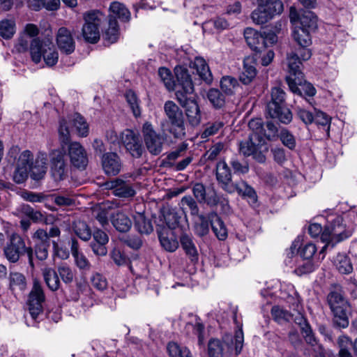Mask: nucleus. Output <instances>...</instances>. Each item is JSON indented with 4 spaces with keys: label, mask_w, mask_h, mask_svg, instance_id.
<instances>
[{
    "label": "nucleus",
    "mask_w": 357,
    "mask_h": 357,
    "mask_svg": "<svg viewBox=\"0 0 357 357\" xmlns=\"http://www.w3.org/2000/svg\"><path fill=\"white\" fill-rule=\"evenodd\" d=\"M66 124V120L60 121L59 133L63 152L66 151L65 146L66 145L72 165L77 169H84L88 164L86 152L79 143L70 142V132Z\"/></svg>",
    "instance_id": "1"
},
{
    "label": "nucleus",
    "mask_w": 357,
    "mask_h": 357,
    "mask_svg": "<svg viewBox=\"0 0 357 357\" xmlns=\"http://www.w3.org/2000/svg\"><path fill=\"white\" fill-rule=\"evenodd\" d=\"M327 301L333 314V324L340 328H347L349 324L348 313L350 305L340 287H336L328 294Z\"/></svg>",
    "instance_id": "2"
},
{
    "label": "nucleus",
    "mask_w": 357,
    "mask_h": 357,
    "mask_svg": "<svg viewBox=\"0 0 357 357\" xmlns=\"http://www.w3.org/2000/svg\"><path fill=\"white\" fill-rule=\"evenodd\" d=\"M266 111L271 118L277 119L282 123L288 124L292 120V114L285 106V93L279 86L272 88Z\"/></svg>",
    "instance_id": "3"
},
{
    "label": "nucleus",
    "mask_w": 357,
    "mask_h": 357,
    "mask_svg": "<svg viewBox=\"0 0 357 357\" xmlns=\"http://www.w3.org/2000/svg\"><path fill=\"white\" fill-rule=\"evenodd\" d=\"M30 53L32 60L36 63H38L43 57L46 64L50 66L55 65L59 59L58 52L49 38L43 40L38 38L33 39L30 45Z\"/></svg>",
    "instance_id": "4"
},
{
    "label": "nucleus",
    "mask_w": 357,
    "mask_h": 357,
    "mask_svg": "<svg viewBox=\"0 0 357 357\" xmlns=\"http://www.w3.org/2000/svg\"><path fill=\"white\" fill-rule=\"evenodd\" d=\"M24 254L27 255L29 265L33 268V248L26 247L24 239L19 234H11L3 248V255L6 259L10 263H16Z\"/></svg>",
    "instance_id": "5"
},
{
    "label": "nucleus",
    "mask_w": 357,
    "mask_h": 357,
    "mask_svg": "<svg viewBox=\"0 0 357 357\" xmlns=\"http://www.w3.org/2000/svg\"><path fill=\"white\" fill-rule=\"evenodd\" d=\"M244 36L248 46L255 52H261L268 45L275 44L278 36L275 31L263 27L258 31L252 28H247Z\"/></svg>",
    "instance_id": "6"
},
{
    "label": "nucleus",
    "mask_w": 357,
    "mask_h": 357,
    "mask_svg": "<svg viewBox=\"0 0 357 357\" xmlns=\"http://www.w3.org/2000/svg\"><path fill=\"white\" fill-rule=\"evenodd\" d=\"M351 234V231L347 230L343 223V218L341 216L335 217L328 222L321 234V240L326 242V244L323 247L321 252H324L330 245L333 248L337 243L348 238Z\"/></svg>",
    "instance_id": "7"
},
{
    "label": "nucleus",
    "mask_w": 357,
    "mask_h": 357,
    "mask_svg": "<svg viewBox=\"0 0 357 357\" xmlns=\"http://www.w3.org/2000/svg\"><path fill=\"white\" fill-rule=\"evenodd\" d=\"M258 7L252 13L253 22H268L283 11L280 0H257Z\"/></svg>",
    "instance_id": "8"
},
{
    "label": "nucleus",
    "mask_w": 357,
    "mask_h": 357,
    "mask_svg": "<svg viewBox=\"0 0 357 357\" xmlns=\"http://www.w3.org/2000/svg\"><path fill=\"white\" fill-rule=\"evenodd\" d=\"M164 112L172 128L170 132L175 138L181 139L185 135V127L182 110L172 100H167L164 105Z\"/></svg>",
    "instance_id": "9"
},
{
    "label": "nucleus",
    "mask_w": 357,
    "mask_h": 357,
    "mask_svg": "<svg viewBox=\"0 0 357 357\" xmlns=\"http://www.w3.org/2000/svg\"><path fill=\"white\" fill-rule=\"evenodd\" d=\"M263 148H264V150H267L265 139L259 137L255 132H252L248 139L241 142L239 144V151L243 155H252L255 160L260 163H263L266 160L265 155L263 153Z\"/></svg>",
    "instance_id": "10"
},
{
    "label": "nucleus",
    "mask_w": 357,
    "mask_h": 357,
    "mask_svg": "<svg viewBox=\"0 0 357 357\" xmlns=\"http://www.w3.org/2000/svg\"><path fill=\"white\" fill-rule=\"evenodd\" d=\"M142 136L146 149L152 155H160L162 150L165 137L157 132L151 123L146 122L142 127Z\"/></svg>",
    "instance_id": "11"
},
{
    "label": "nucleus",
    "mask_w": 357,
    "mask_h": 357,
    "mask_svg": "<svg viewBox=\"0 0 357 357\" xmlns=\"http://www.w3.org/2000/svg\"><path fill=\"white\" fill-rule=\"evenodd\" d=\"M45 301V296L41 284L38 281H34L27 300L28 310L33 319L36 320L43 312Z\"/></svg>",
    "instance_id": "12"
},
{
    "label": "nucleus",
    "mask_w": 357,
    "mask_h": 357,
    "mask_svg": "<svg viewBox=\"0 0 357 357\" xmlns=\"http://www.w3.org/2000/svg\"><path fill=\"white\" fill-rule=\"evenodd\" d=\"M249 128L259 137L268 141H274L278 138V128L272 121H267L264 124L261 118L252 119L249 121Z\"/></svg>",
    "instance_id": "13"
},
{
    "label": "nucleus",
    "mask_w": 357,
    "mask_h": 357,
    "mask_svg": "<svg viewBox=\"0 0 357 357\" xmlns=\"http://www.w3.org/2000/svg\"><path fill=\"white\" fill-rule=\"evenodd\" d=\"M66 151L53 150L50 153V174L55 181L64 180L68 176V166L65 160Z\"/></svg>",
    "instance_id": "14"
},
{
    "label": "nucleus",
    "mask_w": 357,
    "mask_h": 357,
    "mask_svg": "<svg viewBox=\"0 0 357 357\" xmlns=\"http://www.w3.org/2000/svg\"><path fill=\"white\" fill-rule=\"evenodd\" d=\"M177 101L185 109V115L192 126H198L202 120L199 107L195 99L185 97L181 92H176Z\"/></svg>",
    "instance_id": "15"
},
{
    "label": "nucleus",
    "mask_w": 357,
    "mask_h": 357,
    "mask_svg": "<svg viewBox=\"0 0 357 357\" xmlns=\"http://www.w3.org/2000/svg\"><path fill=\"white\" fill-rule=\"evenodd\" d=\"M121 141L127 152L134 158H140L145 153L139 135L127 129L122 132Z\"/></svg>",
    "instance_id": "16"
},
{
    "label": "nucleus",
    "mask_w": 357,
    "mask_h": 357,
    "mask_svg": "<svg viewBox=\"0 0 357 357\" xmlns=\"http://www.w3.org/2000/svg\"><path fill=\"white\" fill-rule=\"evenodd\" d=\"M33 160V153L25 150L22 151L17 160L15 170L13 173V180L17 184L23 183L29 176L28 165Z\"/></svg>",
    "instance_id": "17"
},
{
    "label": "nucleus",
    "mask_w": 357,
    "mask_h": 357,
    "mask_svg": "<svg viewBox=\"0 0 357 357\" xmlns=\"http://www.w3.org/2000/svg\"><path fill=\"white\" fill-rule=\"evenodd\" d=\"M34 241L33 256L40 261L45 260L48 256V250L50 247V240L48 239L47 232L38 229L33 235Z\"/></svg>",
    "instance_id": "18"
},
{
    "label": "nucleus",
    "mask_w": 357,
    "mask_h": 357,
    "mask_svg": "<svg viewBox=\"0 0 357 357\" xmlns=\"http://www.w3.org/2000/svg\"><path fill=\"white\" fill-rule=\"evenodd\" d=\"M47 154L45 152H38L36 158L28 165L31 178L36 181L43 179L45 176L47 169Z\"/></svg>",
    "instance_id": "19"
},
{
    "label": "nucleus",
    "mask_w": 357,
    "mask_h": 357,
    "mask_svg": "<svg viewBox=\"0 0 357 357\" xmlns=\"http://www.w3.org/2000/svg\"><path fill=\"white\" fill-rule=\"evenodd\" d=\"M292 36L301 47H309L312 44L310 31L317 28L316 24H294Z\"/></svg>",
    "instance_id": "20"
},
{
    "label": "nucleus",
    "mask_w": 357,
    "mask_h": 357,
    "mask_svg": "<svg viewBox=\"0 0 357 357\" xmlns=\"http://www.w3.org/2000/svg\"><path fill=\"white\" fill-rule=\"evenodd\" d=\"M298 81L297 77H287L286 80L290 90L301 97H312L316 93V89L312 84L303 80V74Z\"/></svg>",
    "instance_id": "21"
},
{
    "label": "nucleus",
    "mask_w": 357,
    "mask_h": 357,
    "mask_svg": "<svg viewBox=\"0 0 357 357\" xmlns=\"http://www.w3.org/2000/svg\"><path fill=\"white\" fill-rule=\"evenodd\" d=\"M107 188L112 190L113 194L119 197L131 198L135 194V190L131 183L121 178H115L105 183Z\"/></svg>",
    "instance_id": "22"
},
{
    "label": "nucleus",
    "mask_w": 357,
    "mask_h": 357,
    "mask_svg": "<svg viewBox=\"0 0 357 357\" xmlns=\"http://www.w3.org/2000/svg\"><path fill=\"white\" fill-rule=\"evenodd\" d=\"M101 163L104 172L108 176L117 175L122 168L120 157L117 153L113 152L102 154Z\"/></svg>",
    "instance_id": "23"
},
{
    "label": "nucleus",
    "mask_w": 357,
    "mask_h": 357,
    "mask_svg": "<svg viewBox=\"0 0 357 357\" xmlns=\"http://www.w3.org/2000/svg\"><path fill=\"white\" fill-rule=\"evenodd\" d=\"M175 74L178 82V89L176 92H181L185 97L191 95L194 92V85L192 78L185 68L179 67L176 68Z\"/></svg>",
    "instance_id": "24"
},
{
    "label": "nucleus",
    "mask_w": 357,
    "mask_h": 357,
    "mask_svg": "<svg viewBox=\"0 0 357 357\" xmlns=\"http://www.w3.org/2000/svg\"><path fill=\"white\" fill-rule=\"evenodd\" d=\"M175 74L178 82V89L176 92H181L185 97L191 95L194 92V85L192 78L185 68L179 67L176 68Z\"/></svg>",
    "instance_id": "25"
},
{
    "label": "nucleus",
    "mask_w": 357,
    "mask_h": 357,
    "mask_svg": "<svg viewBox=\"0 0 357 357\" xmlns=\"http://www.w3.org/2000/svg\"><path fill=\"white\" fill-rule=\"evenodd\" d=\"M56 44L59 49L66 54L73 53L75 48V43L69 30L61 27L56 34Z\"/></svg>",
    "instance_id": "26"
},
{
    "label": "nucleus",
    "mask_w": 357,
    "mask_h": 357,
    "mask_svg": "<svg viewBox=\"0 0 357 357\" xmlns=\"http://www.w3.org/2000/svg\"><path fill=\"white\" fill-rule=\"evenodd\" d=\"M257 55L246 56L243 60V70L239 79L244 84H249L257 75Z\"/></svg>",
    "instance_id": "27"
},
{
    "label": "nucleus",
    "mask_w": 357,
    "mask_h": 357,
    "mask_svg": "<svg viewBox=\"0 0 357 357\" xmlns=\"http://www.w3.org/2000/svg\"><path fill=\"white\" fill-rule=\"evenodd\" d=\"M112 205L109 202H101L91 206V215L102 227L109 225V213Z\"/></svg>",
    "instance_id": "28"
},
{
    "label": "nucleus",
    "mask_w": 357,
    "mask_h": 357,
    "mask_svg": "<svg viewBox=\"0 0 357 357\" xmlns=\"http://www.w3.org/2000/svg\"><path fill=\"white\" fill-rule=\"evenodd\" d=\"M179 240L181 248L190 261L193 264L197 263L199 260V252L193 237L188 234H182Z\"/></svg>",
    "instance_id": "29"
},
{
    "label": "nucleus",
    "mask_w": 357,
    "mask_h": 357,
    "mask_svg": "<svg viewBox=\"0 0 357 357\" xmlns=\"http://www.w3.org/2000/svg\"><path fill=\"white\" fill-rule=\"evenodd\" d=\"M156 231L161 246L168 252L176 251L178 247V242L175 237L169 236L171 231L160 226L157 227Z\"/></svg>",
    "instance_id": "30"
},
{
    "label": "nucleus",
    "mask_w": 357,
    "mask_h": 357,
    "mask_svg": "<svg viewBox=\"0 0 357 357\" xmlns=\"http://www.w3.org/2000/svg\"><path fill=\"white\" fill-rule=\"evenodd\" d=\"M94 243L91 245L96 255L105 256L107 252L106 245L109 241L108 235L101 229H96L93 233Z\"/></svg>",
    "instance_id": "31"
},
{
    "label": "nucleus",
    "mask_w": 357,
    "mask_h": 357,
    "mask_svg": "<svg viewBox=\"0 0 357 357\" xmlns=\"http://www.w3.org/2000/svg\"><path fill=\"white\" fill-rule=\"evenodd\" d=\"M210 225L215 236L220 241L227 238L228 233L225 222L215 212L208 213Z\"/></svg>",
    "instance_id": "32"
},
{
    "label": "nucleus",
    "mask_w": 357,
    "mask_h": 357,
    "mask_svg": "<svg viewBox=\"0 0 357 357\" xmlns=\"http://www.w3.org/2000/svg\"><path fill=\"white\" fill-rule=\"evenodd\" d=\"M110 220L114 227L119 232L128 231L132 225L130 218L123 211H117L110 216Z\"/></svg>",
    "instance_id": "33"
},
{
    "label": "nucleus",
    "mask_w": 357,
    "mask_h": 357,
    "mask_svg": "<svg viewBox=\"0 0 357 357\" xmlns=\"http://www.w3.org/2000/svg\"><path fill=\"white\" fill-rule=\"evenodd\" d=\"M110 17L116 22L118 20L121 22H128L130 20V12L123 3L114 1L109 6Z\"/></svg>",
    "instance_id": "34"
},
{
    "label": "nucleus",
    "mask_w": 357,
    "mask_h": 357,
    "mask_svg": "<svg viewBox=\"0 0 357 357\" xmlns=\"http://www.w3.org/2000/svg\"><path fill=\"white\" fill-rule=\"evenodd\" d=\"M289 18L291 22H314L317 16L310 10H301L298 11L294 6L289 9Z\"/></svg>",
    "instance_id": "35"
},
{
    "label": "nucleus",
    "mask_w": 357,
    "mask_h": 357,
    "mask_svg": "<svg viewBox=\"0 0 357 357\" xmlns=\"http://www.w3.org/2000/svg\"><path fill=\"white\" fill-rule=\"evenodd\" d=\"M237 192L242 197L247 199L250 205L255 206L257 204V192L246 181H241L238 182Z\"/></svg>",
    "instance_id": "36"
},
{
    "label": "nucleus",
    "mask_w": 357,
    "mask_h": 357,
    "mask_svg": "<svg viewBox=\"0 0 357 357\" xmlns=\"http://www.w3.org/2000/svg\"><path fill=\"white\" fill-rule=\"evenodd\" d=\"M289 75L288 77H297L301 79L303 73L300 70V66L302 64L301 59L295 52H291L287 54V56ZM300 79H298L299 81Z\"/></svg>",
    "instance_id": "37"
},
{
    "label": "nucleus",
    "mask_w": 357,
    "mask_h": 357,
    "mask_svg": "<svg viewBox=\"0 0 357 357\" xmlns=\"http://www.w3.org/2000/svg\"><path fill=\"white\" fill-rule=\"evenodd\" d=\"M43 275L48 288L55 291L60 287V280L56 271L52 268H45L43 270Z\"/></svg>",
    "instance_id": "38"
},
{
    "label": "nucleus",
    "mask_w": 357,
    "mask_h": 357,
    "mask_svg": "<svg viewBox=\"0 0 357 357\" xmlns=\"http://www.w3.org/2000/svg\"><path fill=\"white\" fill-rule=\"evenodd\" d=\"M339 357H353L351 351L354 349L353 342L351 338L346 335H340L337 340Z\"/></svg>",
    "instance_id": "39"
},
{
    "label": "nucleus",
    "mask_w": 357,
    "mask_h": 357,
    "mask_svg": "<svg viewBox=\"0 0 357 357\" xmlns=\"http://www.w3.org/2000/svg\"><path fill=\"white\" fill-rule=\"evenodd\" d=\"M333 263L337 271L342 274H349L353 271L351 261L345 254H338Z\"/></svg>",
    "instance_id": "40"
},
{
    "label": "nucleus",
    "mask_w": 357,
    "mask_h": 357,
    "mask_svg": "<svg viewBox=\"0 0 357 357\" xmlns=\"http://www.w3.org/2000/svg\"><path fill=\"white\" fill-rule=\"evenodd\" d=\"M135 227L142 234H149L153 231L151 221L147 219L143 213H138L135 217Z\"/></svg>",
    "instance_id": "41"
},
{
    "label": "nucleus",
    "mask_w": 357,
    "mask_h": 357,
    "mask_svg": "<svg viewBox=\"0 0 357 357\" xmlns=\"http://www.w3.org/2000/svg\"><path fill=\"white\" fill-rule=\"evenodd\" d=\"M70 250L73 257L75 258V264L80 270H84L88 268L89 261L87 258L82 252L79 251L77 241L75 239L72 240Z\"/></svg>",
    "instance_id": "42"
},
{
    "label": "nucleus",
    "mask_w": 357,
    "mask_h": 357,
    "mask_svg": "<svg viewBox=\"0 0 357 357\" xmlns=\"http://www.w3.org/2000/svg\"><path fill=\"white\" fill-rule=\"evenodd\" d=\"M194 65L201 79L210 84L213 80L212 74L205 60L202 58H196Z\"/></svg>",
    "instance_id": "43"
},
{
    "label": "nucleus",
    "mask_w": 357,
    "mask_h": 357,
    "mask_svg": "<svg viewBox=\"0 0 357 357\" xmlns=\"http://www.w3.org/2000/svg\"><path fill=\"white\" fill-rule=\"evenodd\" d=\"M225 344L219 339H211L208 343V357H224Z\"/></svg>",
    "instance_id": "44"
},
{
    "label": "nucleus",
    "mask_w": 357,
    "mask_h": 357,
    "mask_svg": "<svg viewBox=\"0 0 357 357\" xmlns=\"http://www.w3.org/2000/svg\"><path fill=\"white\" fill-rule=\"evenodd\" d=\"M17 211L20 214L26 216L34 222H40L43 220V215L41 212L39 211H35L29 204H24L20 205L17 208Z\"/></svg>",
    "instance_id": "45"
},
{
    "label": "nucleus",
    "mask_w": 357,
    "mask_h": 357,
    "mask_svg": "<svg viewBox=\"0 0 357 357\" xmlns=\"http://www.w3.org/2000/svg\"><path fill=\"white\" fill-rule=\"evenodd\" d=\"M224 125V122L219 120L207 123L200 134L201 139L206 140L209 137L217 134L223 128Z\"/></svg>",
    "instance_id": "46"
},
{
    "label": "nucleus",
    "mask_w": 357,
    "mask_h": 357,
    "mask_svg": "<svg viewBox=\"0 0 357 357\" xmlns=\"http://www.w3.org/2000/svg\"><path fill=\"white\" fill-rule=\"evenodd\" d=\"M167 349L169 357H192L187 347H181L174 342H169Z\"/></svg>",
    "instance_id": "47"
},
{
    "label": "nucleus",
    "mask_w": 357,
    "mask_h": 357,
    "mask_svg": "<svg viewBox=\"0 0 357 357\" xmlns=\"http://www.w3.org/2000/svg\"><path fill=\"white\" fill-rule=\"evenodd\" d=\"M186 145L182 144L176 150L169 153L166 158L162 160V166L174 169L175 167V161L181 156L182 153L186 149Z\"/></svg>",
    "instance_id": "48"
},
{
    "label": "nucleus",
    "mask_w": 357,
    "mask_h": 357,
    "mask_svg": "<svg viewBox=\"0 0 357 357\" xmlns=\"http://www.w3.org/2000/svg\"><path fill=\"white\" fill-rule=\"evenodd\" d=\"M207 98L216 109L222 108L225 104V95L217 89H211L207 93Z\"/></svg>",
    "instance_id": "49"
},
{
    "label": "nucleus",
    "mask_w": 357,
    "mask_h": 357,
    "mask_svg": "<svg viewBox=\"0 0 357 357\" xmlns=\"http://www.w3.org/2000/svg\"><path fill=\"white\" fill-rule=\"evenodd\" d=\"M9 284L12 289H18L24 290L26 285V278L21 273L10 272L9 275Z\"/></svg>",
    "instance_id": "50"
},
{
    "label": "nucleus",
    "mask_w": 357,
    "mask_h": 357,
    "mask_svg": "<svg viewBox=\"0 0 357 357\" xmlns=\"http://www.w3.org/2000/svg\"><path fill=\"white\" fill-rule=\"evenodd\" d=\"M119 36V28L118 24H108L107 28L102 34L103 39L107 45L114 43L117 41Z\"/></svg>",
    "instance_id": "51"
},
{
    "label": "nucleus",
    "mask_w": 357,
    "mask_h": 357,
    "mask_svg": "<svg viewBox=\"0 0 357 357\" xmlns=\"http://www.w3.org/2000/svg\"><path fill=\"white\" fill-rule=\"evenodd\" d=\"M216 179L217 181H231L232 176L231 170L225 161H220L216 165Z\"/></svg>",
    "instance_id": "52"
},
{
    "label": "nucleus",
    "mask_w": 357,
    "mask_h": 357,
    "mask_svg": "<svg viewBox=\"0 0 357 357\" xmlns=\"http://www.w3.org/2000/svg\"><path fill=\"white\" fill-rule=\"evenodd\" d=\"M197 217L199 221L195 225V232L199 236H206L209 232L210 221L208 214L207 215L199 214Z\"/></svg>",
    "instance_id": "53"
},
{
    "label": "nucleus",
    "mask_w": 357,
    "mask_h": 357,
    "mask_svg": "<svg viewBox=\"0 0 357 357\" xmlns=\"http://www.w3.org/2000/svg\"><path fill=\"white\" fill-rule=\"evenodd\" d=\"M238 86L237 79L232 77L225 76L221 79L220 88L226 95H232Z\"/></svg>",
    "instance_id": "54"
},
{
    "label": "nucleus",
    "mask_w": 357,
    "mask_h": 357,
    "mask_svg": "<svg viewBox=\"0 0 357 357\" xmlns=\"http://www.w3.org/2000/svg\"><path fill=\"white\" fill-rule=\"evenodd\" d=\"M73 229L75 234L82 240L87 241L89 239V228L85 222L79 220L75 221Z\"/></svg>",
    "instance_id": "55"
},
{
    "label": "nucleus",
    "mask_w": 357,
    "mask_h": 357,
    "mask_svg": "<svg viewBox=\"0 0 357 357\" xmlns=\"http://www.w3.org/2000/svg\"><path fill=\"white\" fill-rule=\"evenodd\" d=\"M126 100L135 117L141 116V109L136 94L131 90L128 91L125 95Z\"/></svg>",
    "instance_id": "56"
},
{
    "label": "nucleus",
    "mask_w": 357,
    "mask_h": 357,
    "mask_svg": "<svg viewBox=\"0 0 357 357\" xmlns=\"http://www.w3.org/2000/svg\"><path fill=\"white\" fill-rule=\"evenodd\" d=\"M158 76L168 90L174 89V82L171 71L165 67L158 69Z\"/></svg>",
    "instance_id": "57"
},
{
    "label": "nucleus",
    "mask_w": 357,
    "mask_h": 357,
    "mask_svg": "<svg viewBox=\"0 0 357 357\" xmlns=\"http://www.w3.org/2000/svg\"><path fill=\"white\" fill-rule=\"evenodd\" d=\"M278 137L285 146L291 150L295 149L296 144L295 137L287 129L282 128Z\"/></svg>",
    "instance_id": "58"
},
{
    "label": "nucleus",
    "mask_w": 357,
    "mask_h": 357,
    "mask_svg": "<svg viewBox=\"0 0 357 357\" xmlns=\"http://www.w3.org/2000/svg\"><path fill=\"white\" fill-rule=\"evenodd\" d=\"M180 218L175 210H169L164 214V219L169 231L174 229L178 225Z\"/></svg>",
    "instance_id": "59"
},
{
    "label": "nucleus",
    "mask_w": 357,
    "mask_h": 357,
    "mask_svg": "<svg viewBox=\"0 0 357 357\" xmlns=\"http://www.w3.org/2000/svg\"><path fill=\"white\" fill-rule=\"evenodd\" d=\"M224 144L218 142L212 146L203 155L205 161H213L224 149Z\"/></svg>",
    "instance_id": "60"
},
{
    "label": "nucleus",
    "mask_w": 357,
    "mask_h": 357,
    "mask_svg": "<svg viewBox=\"0 0 357 357\" xmlns=\"http://www.w3.org/2000/svg\"><path fill=\"white\" fill-rule=\"evenodd\" d=\"M73 122L79 135L85 137L88 135V123L80 114H75Z\"/></svg>",
    "instance_id": "61"
},
{
    "label": "nucleus",
    "mask_w": 357,
    "mask_h": 357,
    "mask_svg": "<svg viewBox=\"0 0 357 357\" xmlns=\"http://www.w3.org/2000/svg\"><path fill=\"white\" fill-rule=\"evenodd\" d=\"M271 314L273 319L278 322H282L283 321H288L291 318V313L278 306H273L272 307Z\"/></svg>",
    "instance_id": "62"
},
{
    "label": "nucleus",
    "mask_w": 357,
    "mask_h": 357,
    "mask_svg": "<svg viewBox=\"0 0 357 357\" xmlns=\"http://www.w3.org/2000/svg\"><path fill=\"white\" fill-rule=\"evenodd\" d=\"M183 206H186L190 210V214L192 216L199 215V207L193 197L191 196H184L181 201Z\"/></svg>",
    "instance_id": "63"
},
{
    "label": "nucleus",
    "mask_w": 357,
    "mask_h": 357,
    "mask_svg": "<svg viewBox=\"0 0 357 357\" xmlns=\"http://www.w3.org/2000/svg\"><path fill=\"white\" fill-rule=\"evenodd\" d=\"M331 119V117L328 114L321 111H316L314 115V121L315 123L323 127H326L328 135L329 134Z\"/></svg>",
    "instance_id": "64"
}]
</instances>
